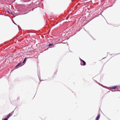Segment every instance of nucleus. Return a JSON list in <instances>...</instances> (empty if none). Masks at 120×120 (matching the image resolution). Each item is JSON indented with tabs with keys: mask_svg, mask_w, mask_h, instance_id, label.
Wrapping results in <instances>:
<instances>
[{
	"mask_svg": "<svg viewBox=\"0 0 120 120\" xmlns=\"http://www.w3.org/2000/svg\"><path fill=\"white\" fill-rule=\"evenodd\" d=\"M53 45V44H51V43L49 44V45H48V46L49 47L50 46H52Z\"/></svg>",
	"mask_w": 120,
	"mask_h": 120,
	"instance_id": "obj_7",
	"label": "nucleus"
},
{
	"mask_svg": "<svg viewBox=\"0 0 120 120\" xmlns=\"http://www.w3.org/2000/svg\"><path fill=\"white\" fill-rule=\"evenodd\" d=\"M61 43L63 44H66V43H62V42Z\"/></svg>",
	"mask_w": 120,
	"mask_h": 120,
	"instance_id": "obj_16",
	"label": "nucleus"
},
{
	"mask_svg": "<svg viewBox=\"0 0 120 120\" xmlns=\"http://www.w3.org/2000/svg\"><path fill=\"white\" fill-rule=\"evenodd\" d=\"M8 119L7 118H5L3 120H8Z\"/></svg>",
	"mask_w": 120,
	"mask_h": 120,
	"instance_id": "obj_12",
	"label": "nucleus"
},
{
	"mask_svg": "<svg viewBox=\"0 0 120 120\" xmlns=\"http://www.w3.org/2000/svg\"><path fill=\"white\" fill-rule=\"evenodd\" d=\"M38 77H39V80H40V81H42L43 80H41V79H40V78L39 77V76L38 74Z\"/></svg>",
	"mask_w": 120,
	"mask_h": 120,
	"instance_id": "obj_11",
	"label": "nucleus"
},
{
	"mask_svg": "<svg viewBox=\"0 0 120 120\" xmlns=\"http://www.w3.org/2000/svg\"><path fill=\"white\" fill-rule=\"evenodd\" d=\"M97 83H98V84L99 85L101 86H103V85L102 84H100V83L98 82H97Z\"/></svg>",
	"mask_w": 120,
	"mask_h": 120,
	"instance_id": "obj_10",
	"label": "nucleus"
},
{
	"mask_svg": "<svg viewBox=\"0 0 120 120\" xmlns=\"http://www.w3.org/2000/svg\"><path fill=\"white\" fill-rule=\"evenodd\" d=\"M82 62H83V65H81L85 66L86 65V62L84 60L82 61Z\"/></svg>",
	"mask_w": 120,
	"mask_h": 120,
	"instance_id": "obj_5",
	"label": "nucleus"
},
{
	"mask_svg": "<svg viewBox=\"0 0 120 120\" xmlns=\"http://www.w3.org/2000/svg\"><path fill=\"white\" fill-rule=\"evenodd\" d=\"M11 114V113H9L8 115L7 116V118L8 119L11 116H10V115Z\"/></svg>",
	"mask_w": 120,
	"mask_h": 120,
	"instance_id": "obj_6",
	"label": "nucleus"
},
{
	"mask_svg": "<svg viewBox=\"0 0 120 120\" xmlns=\"http://www.w3.org/2000/svg\"><path fill=\"white\" fill-rule=\"evenodd\" d=\"M26 57H25L23 61L22 62V63L23 64L24 63H25V62H26Z\"/></svg>",
	"mask_w": 120,
	"mask_h": 120,
	"instance_id": "obj_4",
	"label": "nucleus"
},
{
	"mask_svg": "<svg viewBox=\"0 0 120 120\" xmlns=\"http://www.w3.org/2000/svg\"><path fill=\"white\" fill-rule=\"evenodd\" d=\"M21 62H20V63H19V64H17L16 66L15 67L17 68L20 65H21Z\"/></svg>",
	"mask_w": 120,
	"mask_h": 120,
	"instance_id": "obj_3",
	"label": "nucleus"
},
{
	"mask_svg": "<svg viewBox=\"0 0 120 120\" xmlns=\"http://www.w3.org/2000/svg\"><path fill=\"white\" fill-rule=\"evenodd\" d=\"M94 81H95V82H96V83H97L98 82L96 80H95Z\"/></svg>",
	"mask_w": 120,
	"mask_h": 120,
	"instance_id": "obj_17",
	"label": "nucleus"
},
{
	"mask_svg": "<svg viewBox=\"0 0 120 120\" xmlns=\"http://www.w3.org/2000/svg\"><path fill=\"white\" fill-rule=\"evenodd\" d=\"M13 22V23L14 24H15V25H17L14 22Z\"/></svg>",
	"mask_w": 120,
	"mask_h": 120,
	"instance_id": "obj_15",
	"label": "nucleus"
},
{
	"mask_svg": "<svg viewBox=\"0 0 120 120\" xmlns=\"http://www.w3.org/2000/svg\"><path fill=\"white\" fill-rule=\"evenodd\" d=\"M117 91H120V90H118Z\"/></svg>",
	"mask_w": 120,
	"mask_h": 120,
	"instance_id": "obj_19",
	"label": "nucleus"
},
{
	"mask_svg": "<svg viewBox=\"0 0 120 120\" xmlns=\"http://www.w3.org/2000/svg\"><path fill=\"white\" fill-rule=\"evenodd\" d=\"M97 83H98V84L99 85L101 86H103V85L102 84H100V83L98 82H97Z\"/></svg>",
	"mask_w": 120,
	"mask_h": 120,
	"instance_id": "obj_9",
	"label": "nucleus"
},
{
	"mask_svg": "<svg viewBox=\"0 0 120 120\" xmlns=\"http://www.w3.org/2000/svg\"><path fill=\"white\" fill-rule=\"evenodd\" d=\"M100 114H98V116L96 117L95 120H98L100 118Z\"/></svg>",
	"mask_w": 120,
	"mask_h": 120,
	"instance_id": "obj_2",
	"label": "nucleus"
},
{
	"mask_svg": "<svg viewBox=\"0 0 120 120\" xmlns=\"http://www.w3.org/2000/svg\"><path fill=\"white\" fill-rule=\"evenodd\" d=\"M97 83H98V84L99 85L101 86H103V85L102 84H100V83L98 82H97Z\"/></svg>",
	"mask_w": 120,
	"mask_h": 120,
	"instance_id": "obj_8",
	"label": "nucleus"
},
{
	"mask_svg": "<svg viewBox=\"0 0 120 120\" xmlns=\"http://www.w3.org/2000/svg\"><path fill=\"white\" fill-rule=\"evenodd\" d=\"M7 12L9 13L10 14H12V13H11H11H10L8 11H7Z\"/></svg>",
	"mask_w": 120,
	"mask_h": 120,
	"instance_id": "obj_13",
	"label": "nucleus"
},
{
	"mask_svg": "<svg viewBox=\"0 0 120 120\" xmlns=\"http://www.w3.org/2000/svg\"><path fill=\"white\" fill-rule=\"evenodd\" d=\"M79 59L81 61H82H82H83V60L81 59L80 58H79Z\"/></svg>",
	"mask_w": 120,
	"mask_h": 120,
	"instance_id": "obj_14",
	"label": "nucleus"
},
{
	"mask_svg": "<svg viewBox=\"0 0 120 120\" xmlns=\"http://www.w3.org/2000/svg\"><path fill=\"white\" fill-rule=\"evenodd\" d=\"M26 13H24V14H23V15L25 14H26Z\"/></svg>",
	"mask_w": 120,
	"mask_h": 120,
	"instance_id": "obj_18",
	"label": "nucleus"
},
{
	"mask_svg": "<svg viewBox=\"0 0 120 120\" xmlns=\"http://www.w3.org/2000/svg\"><path fill=\"white\" fill-rule=\"evenodd\" d=\"M30 58V57L27 58V59L29 58Z\"/></svg>",
	"mask_w": 120,
	"mask_h": 120,
	"instance_id": "obj_20",
	"label": "nucleus"
},
{
	"mask_svg": "<svg viewBox=\"0 0 120 120\" xmlns=\"http://www.w3.org/2000/svg\"><path fill=\"white\" fill-rule=\"evenodd\" d=\"M118 86H114L111 87H110V88L112 89H116Z\"/></svg>",
	"mask_w": 120,
	"mask_h": 120,
	"instance_id": "obj_1",
	"label": "nucleus"
},
{
	"mask_svg": "<svg viewBox=\"0 0 120 120\" xmlns=\"http://www.w3.org/2000/svg\"><path fill=\"white\" fill-rule=\"evenodd\" d=\"M18 28L19 29V28L18 26Z\"/></svg>",
	"mask_w": 120,
	"mask_h": 120,
	"instance_id": "obj_21",
	"label": "nucleus"
}]
</instances>
